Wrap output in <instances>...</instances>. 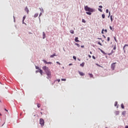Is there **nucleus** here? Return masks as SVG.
<instances>
[{
  "label": "nucleus",
  "mask_w": 128,
  "mask_h": 128,
  "mask_svg": "<svg viewBox=\"0 0 128 128\" xmlns=\"http://www.w3.org/2000/svg\"><path fill=\"white\" fill-rule=\"evenodd\" d=\"M126 110L123 111V112H122V116H126Z\"/></svg>",
  "instance_id": "nucleus-9"
},
{
  "label": "nucleus",
  "mask_w": 128,
  "mask_h": 128,
  "mask_svg": "<svg viewBox=\"0 0 128 128\" xmlns=\"http://www.w3.org/2000/svg\"><path fill=\"white\" fill-rule=\"evenodd\" d=\"M80 66L84 68V62H82L81 64H80Z\"/></svg>",
  "instance_id": "nucleus-12"
},
{
  "label": "nucleus",
  "mask_w": 128,
  "mask_h": 128,
  "mask_svg": "<svg viewBox=\"0 0 128 128\" xmlns=\"http://www.w3.org/2000/svg\"><path fill=\"white\" fill-rule=\"evenodd\" d=\"M109 16H110V12H109Z\"/></svg>",
  "instance_id": "nucleus-63"
},
{
  "label": "nucleus",
  "mask_w": 128,
  "mask_h": 128,
  "mask_svg": "<svg viewBox=\"0 0 128 128\" xmlns=\"http://www.w3.org/2000/svg\"><path fill=\"white\" fill-rule=\"evenodd\" d=\"M98 40H102V38H97Z\"/></svg>",
  "instance_id": "nucleus-57"
},
{
  "label": "nucleus",
  "mask_w": 128,
  "mask_h": 128,
  "mask_svg": "<svg viewBox=\"0 0 128 128\" xmlns=\"http://www.w3.org/2000/svg\"><path fill=\"white\" fill-rule=\"evenodd\" d=\"M35 68H36V70H40V67H38L36 66H35Z\"/></svg>",
  "instance_id": "nucleus-22"
},
{
  "label": "nucleus",
  "mask_w": 128,
  "mask_h": 128,
  "mask_svg": "<svg viewBox=\"0 0 128 128\" xmlns=\"http://www.w3.org/2000/svg\"><path fill=\"white\" fill-rule=\"evenodd\" d=\"M61 80H62V82H66V78H62Z\"/></svg>",
  "instance_id": "nucleus-25"
},
{
  "label": "nucleus",
  "mask_w": 128,
  "mask_h": 128,
  "mask_svg": "<svg viewBox=\"0 0 128 128\" xmlns=\"http://www.w3.org/2000/svg\"><path fill=\"white\" fill-rule=\"evenodd\" d=\"M37 106H38V108H40V104H37Z\"/></svg>",
  "instance_id": "nucleus-32"
},
{
  "label": "nucleus",
  "mask_w": 128,
  "mask_h": 128,
  "mask_svg": "<svg viewBox=\"0 0 128 128\" xmlns=\"http://www.w3.org/2000/svg\"><path fill=\"white\" fill-rule=\"evenodd\" d=\"M14 18V22H16V18H14V16H13Z\"/></svg>",
  "instance_id": "nucleus-40"
},
{
  "label": "nucleus",
  "mask_w": 128,
  "mask_h": 128,
  "mask_svg": "<svg viewBox=\"0 0 128 128\" xmlns=\"http://www.w3.org/2000/svg\"><path fill=\"white\" fill-rule=\"evenodd\" d=\"M42 10H41V12H44V9H42Z\"/></svg>",
  "instance_id": "nucleus-52"
},
{
  "label": "nucleus",
  "mask_w": 128,
  "mask_h": 128,
  "mask_svg": "<svg viewBox=\"0 0 128 128\" xmlns=\"http://www.w3.org/2000/svg\"><path fill=\"white\" fill-rule=\"evenodd\" d=\"M74 44H75V46H78V48H80V44H78V43H75Z\"/></svg>",
  "instance_id": "nucleus-16"
},
{
  "label": "nucleus",
  "mask_w": 128,
  "mask_h": 128,
  "mask_svg": "<svg viewBox=\"0 0 128 128\" xmlns=\"http://www.w3.org/2000/svg\"><path fill=\"white\" fill-rule=\"evenodd\" d=\"M124 46L125 47H126V46H128V44H124Z\"/></svg>",
  "instance_id": "nucleus-54"
},
{
  "label": "nucleus",
  "mask_w": 128,
  "mask_h": 128,
  "mask_svg": "<svg viewBox=\"0 0 128 128\" xmlns=\"http://www.w3.org/2000/svg\"><path fill=\"white\" fill-rule=\"evenodd\" d=\"M4 110H6V112H8V110L6 108H4Z\"/></svg>",
  "instance_id": "nucleus-61"
},
{
  "label": "nucleus",
  "mask_w": 128,
  "mask_h": 128,
  "mask_svg": "<svg viewBox=\"0 0 128 128\" xmlns=\"http://www.w3.org/2000/svg\"><path fill=\"white\" fill-rule=\"evenodd\" d=\"M74 40H75L76 42H80L78 40V37H76Z\"/></svg>",
  "instance_id": "nucleus-6"
},
{
  "label": "nucleus",
  "mask_w": 128,
  "mask_h": 128,
  "mask_svg": "<svg viewBox=\"0 0 128 128\" xmlns=\"http://www.w3.org/2000/svg\"><path fill=\"white\" fill-rule=\"evenodd\" d=\"M98 50H100L101 52H103L104 50H102L100 49V48H98Z\"/></svg>",
  "instance_id": "nucleus-31"
},
{
  "label": "nucleus",
  "mask_w": 128,
  "mask_h": 128,
  "mask_svg": "<svg viewBox=\"0 0 128 128\" xmlns=\"http://www.w3.org/2000/svg\"><path fill=\"white\" fill-rule=\"evenodd\" d=\"M125 128H128V126H125Z\"/></svg>",
  "instance_id": "nucleus-60"
},
{
  "label": "nucleus",
  "mask_w": 128,
  "mask_h": 128,
  "mask_svg": "<svg viewBox=\"0 0 128 128\" xmlns=\"http://www.w3.org/2000/svg\"><path fill=\"white\" fill-rule=\"evenodd\" d=\"M70 32L71 34H74V31L72 30H70Z\"/></svg>",
  "instance_id": "nucleus-18"
},
{
  "label": "nucleus",
  "mask_w": 128,
  "mask_h": 128,
  "mask_svg": "<svg viewBox=\"0 0 128 128\" xmlns=\"http://www.w3.org/2000/svg\"><path fill=\"white\" fill-rule=\"evenodd\" d=\"M115 114L116 116H118V114H120V111H116Z\"/></svg>",
  "instance_id": "nucleus-14"
},
{
  "label": "nucleus",
  "mask_w": 128,
  "mask_h": 128,
  "mask_svg": "<svg viewBox=\"0 0 128 128\" xmlns=\"http://www.w3.org/2000/svg\"><path fill=\"white\" fill-rule=\"evenodd\" d=\"M82 22L86 23V20L84 19H82Z\"/></svg>",
  "instance_id": "nucleus-29"
},
{
  "label": "nucleus",
  "mask_w": 128,
  "mask_h": 128,
  "mask_svg": "<svg viewBox=\"0 0 128 128\" xmlns=\"http://www.w3.org/2000/svg\"><path fill=\"white\" fill-rule=\"evenodd\" d=\"M98 8H102V6H98Z\"/></svg>",
  "instance_id": "nucleus-49"
},
{
  "label": "nucleus",
  "mask_w": 128,
  "mask_h": 128,
  "mask_svg": "<svg viewBox=\"0 0 128 128\" xmlns=\"http://www.w3.org/2000/svg\"><path fill=\"white\" fill-rule=\"evenodd\" d=\"M110 20H111V22H112V21L114 20V19H112V16H110Z\"/></svg>",
  "instance_id": "nucleus-17"
},
{
  "label": "nucleus",
  "mask_w": 128,
  "mask_h": 128,
  "mask_svg": "<svg viewBox=\"0 0 128 128\" xmlns=\"http://www.w3.org/2000/svg\"><path fill=\"white\" fill-rule=\"evenodd\" d=\"M68 66H72V64H70Z\"/></svg>",
  "instance_id": "nucleus-59"
},
{
  "label": "nucleus",
  "mask_w": 128,
  "mask_h": 128,
  "mask_svg": "<svg viewBox=\"0 0 128 128\" xmlns=\"http://www.w3.org/2000/svg\"><path fill=\"white\" fill-rule=\"evenodd\" d=\"M43 37L42 38L44 40V38H46V33L44 32H42Z\"/></svg>",
  "instance_id": "nucleus-10"
},
{
  "label": "nucleus",
  "mask_w": 128,
  "mask_h": 128,
  "mask_svg": "<svg viewBox=\"0 0 128 128\" xmlns=\"http://www.w3.org/2000/svg\"><path fill=\"white\" fill-rule=\"evenodd\" d=\"M102 36L104 38H106V36H104V35H102Z\"/></svg>",
  "instance_id": "nucleus-55"
},
{
  "label": "nucleus",
  "mask_w": 128,
  "mask_h": 128,
  "mask_svg": "<svg viewBox=\"0 0 128 128\" xmlns=\"http://www.w3.org/2000/svg\"><path fill=\"white\" fill-rule=\"evenodd\" d=\"M42 12H40V14H39V20H40V16H42Z\"/></svg>",
  "instance_id": "nucleus-24"
},
{
  "label": "nucleus",
  "mask_w": 128,
  "mask_h": 128,
  "mask_svg": "<svg viewBox=\"0 0 128 128\" xmlns=\"http://www.w3.org/2000/svg\"><path fill=\"white\" fill-rule=\"evenodd\" d=\"M84 10H86V14H88V16H92V12H96V10L90 8L88 7V6H84Z\"/></svg>",
  "instance_id": "nucleus-2"
},
{
  "label": "nucleus",
  "mask_w": 128,
  "mask_h": 128,
  "mask_svg": "<svg viewBox=\"0 0 128 128\" xmlns=\"http://www.w3.org/2000/svg\"><path fill=\"white\" fill-rule=\"evenodd\" d=\"M112 54L111 52L108 54V56H112Z\"/></svg>",
  "instance_id": "nucleus-50"
},
{
  "label": "nucleus",
  "mask_w": 128,
  "mask_h": 128,
  "mask_svg": "<svg viewBox=\"0 0 128 128\" xmlns=\"http://www.w3.org/2000/svg\"><path fill=\"white\" fill-rule=\"evenodd\" d=\"M90 54H92V52L91 51H90Z\"/></svg>",
  "instance_id": "nucleus-58"
},
{
  "label": "nucleus",
  "mask_w": 128,
  "mask_h": 128,
  "mask_svg": "<svg viewBox=\"0 0 128 128\" xmlns=\"http://www.w3.org/2000/svg\"><path fill=\"white\" fill-rule=\"evenodd\" d=\"M88 74H89L90 78H93L94 77V75H92V74L89 73Z\"/></svg>",
  "instance_id": "nucleus-19"
},
{
  "label": "nucleus",
  "mask_w": 128,
  "mask_h": 128,
  "mask_svg": "<svg viewBox=\"0 0 128 128\" xmlns=\"http://www.w3.org/2000/svg\"><path fill=\"white\" fill-rule=\"evenodd\" d=\"M104 29H102V32H101V33L102 34H104Z\"/></svg>",
  "instance_id": "nucleus-30"
},
{
  "label": "nucleus",
  "mask_w": 128,
  "mask_h": 128,
  "mask_svg": "<svg viewBox=\"0 0 128 128\" xmlns=\"http://www.w3.org/2000/svg\"><path fill=\"white\" fill-rule=\"evenodd\" d=\"M24 10L25 12H26L27 14H28V12H30V10H28V6H26Z\"/></svg>",
  "instance_id": "nucleus-8"
},
{
  "label": "nucleus",
  "mask_w": 128,
  "mask_h": 128,
  "mask_svg": "<svg viewBox=\"0 0 128 128\" xmlns=\"http://www.w3.org/2000/svg\"><path fill=\"white\" fill-rule=\"evenodd\" d=\"M114 106H116V108H118V102H116L114 104Z\"/></svg>",
  "instance_id": "nucleus-13"
},
{
  "label": "nucleus",
  "mask_w": 128,
  "mask_h": 128,
  "mask_svg": "<svg viewBox=\"0 0 128 128\" xmlns=\"http://www.w3.org/2000/svg\"><path fill=\"white\" fill-rule=\"evenodd\" d=\"M126 48V46H123V50H124V52H126V50H124V48Z\"/></svg>",
  "instance_id": "nucleus-45"
},
{
  "label": "nucleus",
  "mask_w": 128,
  "mask_h": 128,
  "mask_svg": "<svg viewBox=\"0 0 128 128\" xmlns=\"http://www.w3.org/2000/svg\"><path fill=\"white\" fill-rule=\"evenodd\" d=\"M42 70H44L47 76L46 78H48V80H52V72H50V70L48 67H47L46 66H44L42 67Z\"/></svg>",
  "instance_id": "nucleus-1"
},
{
  "label": "nucleus",
  "mask_w": 128,
  "mask_h": 128,
  "mask_svg": "<svg viewBox=\"0 0 128 128\" xmlns=\"http://www.w3.org/2000/svg\"><path fill=\"white\" fill-rule=\"evenodd\" d=\"M104 32H108V30H106V29L104 30Z\"/></svg>",
  "instance_id": "nucleus-46"
},
{
  "label": "nucleus",
  "mask_w": 128,
  "mask_h": 128,
  "mask_svg": "<svg viewBox=\"0 0 128 128\" xmlns=\"http://www.w3.org/2000/svg\"><path fill=\"white\" fill-rule=\"evenodd\" d=\"M78 74H80V76H84V74L82 72H81L80 71H78Z\"/></svg>",
  "instance_id": "nucleus-7"
},
{
  "label": "nucleus",
  "mask_w": 128,
  "mask_h": 128,
  "mask_svg": "<svg viewBox=\"0 0 128 128\" xmlns=\"http://www.w3.org/2000/svg\"><path fill=\"white\" fill-rule=\"evenodd\" d=\"M107 40L108 42L109 40H110V37H108L107 38Z\"/></svg>",
  "instance_id": "nucleus-38"
},
{
  "label": "nucleus",
  "mask_w": 128,
  "mask_h": 128,
  "mask_svg": "<svg viewBox=\"0 0 128 128\" xmlns=\"http://www.w3.org/2000/svg\"><path fill=\"white\" fill-rule=\"evenodd\" d=\"M38 72H40V70H36V74H38Z\"/></svg>",
  "instance_id": "nucleus-39"
},
{
  "label": "nucleus",
  "mask_w": 128,
  "mask_h": 128,
  "mask_svg": "<svg viewBox=\"0 0 128 128\" xmlns=\"http://www.w3.org/2000/svg\"><path fill=\"white\" fill-rule=\"evenodd\" d=\"M63 50H64V52H66V50H64V48H63Z\"/></svg>",
  "instance_id": "nucleus-62"
},
{
  "label": "nucleus",
  "mask_w": 128,
  "mask_h": 128,
  "mask_svg": "<svg viewBox=\"0 0 128 128\" xmlns=\"http://www.w3.org/2000/svg\"><path fill=\"white\" fill-rule=\"evenodd\" d=\"M113 49H114V50H116V44L114 45V47Z\"/></svg>",
  "instance_id": "nucleus-26"
},
{
  "label": "nucleus",
  "mask_w": 128,
  "mask_h": 128,
  "mask_svg": "<svg viewBox=\"0 0 128 128\" xmlns=\"http://www.w3.org/2000/svg\"><path fill=\"white\" fill-rule=\"evenodd\" d=\"M38 16V13L35 14L34 15V18H37Z\"/></svg>",
  "instance_id": "nucleus-23"
},
{
  "label": "nucleus",
  "mask_w": 128,
  "mask_h": 128,
  "mask_svg": "<svg viewBox=\"0 0 128 128\" xmlns=\"http://www.w3.org/2000/svg\"><path fill=\"white\" fill-rule=\"evenodd\" d=\"M40 10H42V8H40Z\"/></svg>",
  "instance_id": "nucleus-64"
},
{
  "label": "nucleus",
  "mask_w": 128,
  "mask_h": 128,
  "mask_svg": "<svg viewBox=\"0 0 128 128\" xmlns=\"http://www.w3.org/2000/svg\"><path fill=\"white\" fill-rule=\"evenodd\" d=\"M56 82H60V79H57L56 80Z\"/></svg>",
  "instance_id": "nucleus-37"
},
{
  "label": "nucleus",
  "mask_w": 128,
  "mask_h": 128,
  "mask_svg": "<svg viewBox=\"0 0 128 128\" xmlns=\"http://www.w3.org/2000/svg\"><path fill=\"white\" fill-rule=\"evenodd\" d=\"M92 58L93 60H96V56H92Z\"/></svg>",
  "instance_id": "nucleus-41"
},
{
  "label": "nucleus",
  "mask_w": 128,
  "mask_h": 128,
  "mask_svg": "<svg viewBox=\"0 0 128 128\" xmlns=\"http://www.w3.org/2000/svg\"><path fill=\"white\" fill-rule=\"evenodd\" d=\"M40 124L42 128V126H44V120L43 118H40Z\"/></svg>",
  "instance_id": "nucleus-3"
},
{
  "label": "nucleus",
  "mask_w": 128,
  "mask_h": 128,
  "mask_svg": "<svg viewBox=\"0 0 128 128\" xmlns=\"http://www.w3.org/2000/svg\"><path fill=\"white\" fill-rule=\"evenodd\" d=\"M73 58L76 60V56H73Z\"/></svg>",
  "instance_id": "nucleus-36"
},
{
  "label": "nucleus",
  "mask_w": 128,
  "mask_h": 128,
  "mask_svg": "<svg viewBox=\"0 0 128 128\" xmlns=\"http://www.w3.org/2000/svg\"><path fill=\"white\" fill-rule=\"evenodd\" d=\"M88 58H92V56H91L90 55V54L88 55Z\"/></svg>",
  "instance_id": "nucleus-53"
},
{
  "label": "nucleus",
  "mask_w": 128,
  "mask_h": 128,
  "mask_svg": "<svg viewBox=\"0 0 128 128\" xmlns=\"http://www.w3.org/2000/svg\"><path fill=\"white\" fill-rule=\"evenodd\" d=\"M96 65L97 66H99L100 68V65L96 63Z\"/></svg>",
  "instance_id": "nucleus-35"
},
{
  "label": "nucleus",
  "mask_w": 128,
  "mask_h": 128,
  "mask_svg": "<svg viewBox=\"0 0 128 128\" xmlns=\"http://www.w3.org/2000/svg\"><path fill=\"white\" fill-rule=\"evenodd\" d=\"M56 63L58 64L59 66H60V62H56Z\"/></svg>",
  "instance_id": "nucleus-42"
},
{
  "label": "nucleus",
  "mask_w": 128,
  "mask_h": 128,
  "mask_svg": "<svg viewBox=\"0 0 128 128\" xmlns=\"http://www.w3.org/2000/svg\"><path fill=\"white\" fill-rule=\"evenodd\" d=\"M121 108L122 109L124 108V104H121Z\"/></svg>",
  "instance_id": "nucleus-21"
},
{
  "label": "nucleus",
  "mask_w": 128,
  "mask_h": 128,
  "mask_svg": "<svg viewBox=\"0 0 128 128\" xmlns=\"http://www.w3.org/2000/svg\"><path fill=\"white\" fill-rule=\"evenodd\" d=\"M110 28L111 30H112V26H110Z\"/></svg>",
  "instance_id": "nucleus-44"
},
{
  "label": "nucleus",
  "mask_w": 128,
  "mask_h": 128,
  "mask_svg": "<svg viewBox=\"0 0 128 128\" xmlns=\"http://www.w3.org/2000/svg\"><path fill=\"white\" fill-rule=\"evenodd\" d=\"M39 72L42 76V70L41 69H39Z\"/></svg>",
  "instance_id": "nucleus-15"
},
{
  "label": "nucleus",
  "mask_w": 128,
  "mask_h": 128,
  "mask_svg": "<svg viewBox=\"0 0 128 128\" xmlns=\"http://www.w3.org/2000/svg\"><path fill=\"white\" fill-rule=\"evenodd\" d=\"M81 48H84V45H82V46H81Z\"/></svg>",
  "instance_id": "nucleus-56"
},
{
  "label": "nucleus",
  "mask_w": 128,
  "mask_h": 128,
  "mask_svg": "<svg viewBox=\"0 0 128 128\" xmlns=\"http://www.w3.org/2000/svg\"><path fill=\"white\" fill-rule=\"evenodd\" d=\"M102 18H105L106 15L104 14H102Z\"/></svg>",
  "instance_id": "nucleus-20"
},
{
  "label": "nucleus",
  "mask_w": 128,
  "mask_h": 128,
  "mask_svg": "<svg viewBox=\"0 0 128 128\" xmlns=\"http://www.w3.org/2000/svg\"><path fill=\"white\" fill-rule=\"evenodd\" d=\"M54 56H56V53H54L53 54L51 55V56H50V58H54Z\"/></svg>",
  "instance_id": "nucleus-11"
},
{
  "label": "nucleus",
  "mask_w": 128,
  "mask_h": 128,
  "mask_svg": "<svg viewBox=\"0 0 128 128\" xmlns=\"http://www.w3.org/2000/svg\"><path fill=\"white\" fill-rule=\"evenodd\" d=\"M98 44H99L100 46H102V43H100V42H98Z\"/></svg>",
  "instance_id": "nucleus-28"
},
{
  "label": "nucleus",
  "mask_w": 128,
  "mask_h": 128,
  "mask_svg": "<svg viewBox=\"0 0 128 128\" xmlns=\"http://www.w3.org/2000/svg\"><path fill=\"white\" fill-rule=\"evenodd\" d=\"M26 16H23V18H22V20H26Z\"/></svg>",
  "instance_id": "nucleus-33"
},
{
  "label": "nucleus",
  "mask_w": 128,
  "mask_h": 128,
  "mask_svg": "<svg viewBox=\"0 0 128 128\" xmlns=\"http://www.w3.org/2000/svg\"><path fill=\"white\" fill-rule=\"evenodd\" d=\"M42 62H44V64H52V62H46V60H43Z\"/></svg>",
  "instance_id": "nucleus-5"
},
{
  "label": "nucleus",
  "mask_w": 128,
  "mask_h": 128,
  "mask_svg": "<svg viewBox=\"0 0 128 128\" xmlns=\"http://www.w3.org/2000/svg\"><path fill=\"white\" fill-rule=\"evenodd\" d=\"M22 22L23 24H26L24 22V20H22Z\"/></svg>",
  "instance_id": "nucleus-48"
},
{
  "label": "nucleus",
  "mask_w": 128,
  "mask_h": 128,
  "mask_svg": "<svg viewBox=\"0 0 128 128\" xmlns=\"http://www.w3.org/2000/svg\"><path fill=\"white\" fill-rule=\"evenodd\" d=\"M114 40H115V42H118V40H116V37L114 36Z\"/></svg>",
  "instance_id": "nucleus-27"
},
{
  "label": "nucleus",
  "mask_w": 128,
  "mask_h": 128,
  "mask_svg": "<svg viewBox=\"0 0 128 128\" xmlns=\"http://www.w3.org/2000/svg\"><path fill=\"white\" fill-rule=\"evenodd\" d=\"M102 54H106V53L104 52V51H103V52H102Z\"/></svg>",
  "instance_id": "nucleus-47"
},
{
  "label": "nucleus",
  "mask_w": 128,
  "mask_h": 128,
  "mask_svg": "<svg viewBox=\"0 0 128 128\" xmlns=\"http://www.w3.org/2000/svg\"><path fill=\"white\" fill-rule=\"evenodd\" d=\"M98 10H99V12H102V10L100 8H98Z\"/></svg>",
  "instance_id": "nucleus-34"
},
{
  "label": "nucleus",
  "mask_w": 128,
  "mask_h": 128,
  "mask_svg": "<svg viewBox=\"0 0 128 128\" xmlns=\"http://www.w3.org/2000/svg\"><path fill=\"white\" fill-rule=\"evenodd\" d=\"M106 14H108V9L106 10Z\"/></svg>",
  "instance_id": "nucleus-43"
},
{
  "label": "nucleus",
  "mask_w": 128,
  "mask_h": 128,
  "mask_svg": "<svg viewBox=\"0 0 128 128\" xmlns=\"http://www.w3.org/2000/svg\"><path fill=\"white\" fill-rule=\"evenodd\" d=\"M111 54H114V50H112L111 52Z\"/></svg>",
  "instance_id": "nucleus-51"
},
{
  "label": "nucleus",
  "mask_w": 128,
  "mask_h": 128,
  "mask_svg": "<svg viewBox=\"0 0 128 128\" xmlns=\"http://www.w3.org/2000/svg\"><path fill=\"white\" fill-rule=\"evenodd\" d=\"M116 62L112 63L111 64V68H112V70H114V68H116Z\"/></svg>",
  "instance_id": "nucleus-4"
}]
</instances>
